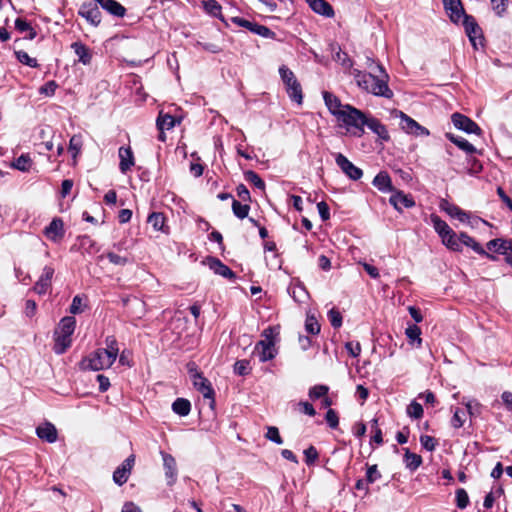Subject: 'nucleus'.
<instances>
[{
  "label": "nucleus",
  "instance_id": "f257e3e1",
  "mask_svg": "<svg viewBox=\"0 0 512 512\" xmlns=\"http://www.w3.org/2000/svg\"><path fill=\"white\" fill-rule=\"evenodd\" d=\"M343 56L344 57L341 58L338 55L341 65L350 70V75L354 77L360 88L375 96L385 97L387 99L393 97V91L388 86L389 76L381 64L367 57L368 68L371 69V72L366 73L353 68V61L346 53H344Z\"/></svg>",
  "mask_w": 512,
  "mask_h": 512
},
{
  "label": "nucleus",
  "instance_id": "f03ea898",
  "mask_svg": "<svg viewBox=\"0 0 512 512\" xmlns=\"http://www.w3.org/2000/svg\"><path fill=\"white\" fill-rule=\"evenodd\" d=\"M105 346V348H99L83 358L79 363L80 369L100 371L110 368L118 356V342L114 336H107Z\"/></svg>",
  "mask_w": 512,
  "mask_h": 512
},
{
  "label": "nucleus",
  "instance_id": "7ed1b4c3",
  "mask_svg": "<svg viewBox=\"0 0 512 512\" xmlns=\"http://www.w3.org/2000/svg\"><path fill=\"white\" fill-rule=\"evenodd\" d=\"M367 115L352 105L345 104L344 110L336 118L355 137H362Z\"/></svg>",
  "mask_w": 512,
  "mask_h": 512
},
{
  "label": "nucleus",
  "instance_id": "20e7f679",
  "mask_svg": "<svg viewBox=\"0 0 512 512\" xmlns=\"http://www.w3.org/2000/svg\"><path fill=\"white\" fill-rule=\"evenodd\" d=\"M76 319L73 316H66L60 320L57 329L54 332L55 343L53 350L61 355L71 346V336L75 331Z\"/></svg>",
  "mask_w": 512,
  "mask_h": 512
},
{
  "label": "nucleus",
  "instance_id": "39448f33",
  "mask_svg": "<svg viewBox=\"0 0 512 512\" xmlns=\"http://www.w3.org/2000/svg\"><path fill=\"white\" fill-rule=\"evenodd\" d=\"M188 372L194 388L201 393L204 398L210 400V407L213 409L215 406V391L211 382L203 376L202 372L198 371L195 363L188 365Z\"/></svg>",
  "mask_w": 512,
  "mask_h": 512
},
{
  "label": "nucleus",
  "instance_id": "423d86ee",
  "mask_svg": "<svg viewBox=\"0 0 512 512\" xmlns=\"http://www.w3.org/2000/svg\"><path fill=\"white\" fill-rule=\"evenodd\" d=\"M281 80L285 85L286 92L291 101L301 105L303 102V92L300 82L297 80L294 72L287 66L282 65L279 68Z\"/></svg>",
  "mask_w": 512,
  "mask_h": 512
},
{
  "label": "nucleus",
  "instance_id": "0eeeda50",
  "mask_svg": "<svg viewBox=\"0 0 512 512\" xmlns=\"http://www.w3.org/2000/svg\"><path fill=\"white\" fill-rule=\"evenodd\" d=\"M462 24L474 49H477L478 44L483 46V32L476 19L472 15H465L462 19Z\"/></svg>",
  "mask_w": 512,
  "mask_h": 512
},
{
  "label": "nucleus",
  "instance_id": "6e6552de",
  "mask_svg": "<svg viewBox=\"0 0 512 512\" xmlns=\"http://www.w3.org/2000/svg\"><path fill=\"white\" fill-rule=\"evenodd\" d=\"M451 121L455 128L458 130H462L468 134H482V129L479 127V125L464 114L458 112L453 113L451 116Z\"/></svg>",
  "mask_w": 512,
  "mask_h": 512
},
{
  "label": "nucleus",
  "instance_id": "1a4fd4ad",
  "mask_svg": "<svg viewBox=\"0 0 512 512\" xmlns=\"http://www.w3.org/2000/svg\"><path fill=\"white\" fill-rule=\"evenodd\" d=\"M233 23L240 27H244L251 31L254 34H257L264 38H270L274 39L276 37V33L273 32L271 29H269L267 26L258 24L256 22H251L247 19L241 18V17H233L232 18Z\"/></svg>",
  "mask_w": 512,
  "mask_h": 512
},
{
  "label": "nucleus",
  "instance_id": "9d476101",
  "mask_svg": "<svg viewBox=\"0 0 512 512\" xmlns=\"http://www.w3.org/2000/svg\"><path fill=\"white\" fill-rule=\"evenodd\" d=\"M335 162L342 172L351 180L357 181L363 176V171L356 167L346 156L341 153L336 154Z\"/></svg>",
  "mask_w": 512,
  "mask_h": 512
},
{
  "label": "nucleus",
  "instance_id": "9b49d317",
  "mask_svg": "<svg viewBox=\"0 0 512 512\" xmlns=\"http://www.w3.org/2000/svg\"><path fill=\"white\" fill-rule=\"evenodd\" d=\"M78 14L94 27H97L101 23L102 14L97 4L91 2L82 3Z\"/></svg>",
  "mask_w": 512,
  "mask_h": 512
},
{
  "label": "nucleus",
  "instance_id": "f8f14e48",
  "mask_svg": "<svg viewBox=\"0 0 512 512\" xmlns=\"http://www.w3.org/2000/svg\"><path fill=\"white\" fill-rule=\"evenodd\" d=\"M400 116V125L401 128L409 134L415 135V136H428L429 130L423 126H421L418 122H416L414 119H412L407 114L403 113L402 111L399 112Z\"/></svg>",
  "mask_w": 512,
  "mask_h": 512
},
{
  "label": "nucleus",
  "instance_id": "ddd939ff",
  "mask_svg": "<svg viewBox=\"0 0 512 512\" xmlns=\"http://www.w3.org/2000/svg\"><path fill=\"white\" fill-rule=\"evenodd\" d=\"M389 203L399 213L403 212V208H412L416 205L412 195L405 194L402 190L397 189H395V191L390 196Z\"/></svg>",
  "mask_w": 512,
  "mask_h": 512
},
{
  "label": "nucleus",
  "instance_id": "4468645a",
  "mask_svg": "<svg viewBox=\"0 0 512 512\" xmlns=\"http://www.w3.org/2000/svg\"><path fill=\"white\" fill-rule=\"evenodd\" d=\"M53 276L54 268L45 266L32 290L38 295L46 294L51 289Z\"/></svg>",
  "mask_w": 512,
  "mask_h": 512
},
{
  "label": "nucleus",
  "instance_id": "2eb2a0df",
  "mask_svg": "<svg viewBox=\"0 0 512 512\" xmlns=\"http://www.w3.org/2000/svg\"><path fill=\"white\" fill-rule=\"evenodd\" d=\"M443 6L450 21L454 24H458L467 15L461 0H443Z\"/></svg>",
  "mask_w": 512,
  "mask_h": 512
},
{
  "label": "nucleus",
  "instance_id": "dca6fc26",
  "mask_svg": "<svg viewBox=\"0 0 512 512\" xmlns=\"http://www.w3.org/2000/svg\"><path fill=\"white\" fill-rule=\"evenodd\" d=\"M253 354L258 357L260 362H267L276 356V349L272 340H261L254 348Z\"/></svg>",
  "mask_w": 512,
  "mask_h": 512
},
{
  "label": "nucleus",
  "instance_id": "f3484780",
  "mask_svg": "<svg viewBox=\"0 0 512 512\" xmlns=\"http://www.w3.org/2000/svg\"><path fill=\"white\" fill-rule=\"evenodd\" d=\"M160 454H161L162 460H163V468L165 471L167 485L172 486L177 481L178 471H177L176 460L171 454L166 453L164 451H160Z\"/></svg>",
  "mask_w": 512,
  "mask_h": 512
},
{
  "label": "nucleus",
  "instance_id": "a211bd4d",
  "mask_svg": "<svg viewBox=\"0 0 512 512\" xmlns=\"http://www.w3.org/2000/svg\"><path fill=\"white\" fill-rule=\"evenodd\" d=\"M119 170L126 174L135 165V158L131 147L122 146L118 150Z\"/></svg>",
  "mask_w": 512,
  "mask_h": 512
},
{
  "label": "nucleus",
  "instance_id": "6ab92c4d",
  "mask_svg": "<svg viewBox=\"0 0 512 512\" xmlns=\"http://www.w3.org/2000/svg\"><path fill=\"white\" fill-rule=\"evenodd\" d=\"M288 294L294 299L297 303H305L309 294L306 290L305 286L298 279H293L290 285L287 288Z\"/></svg>",
  "mask_w": 512,
  "mask_h": 512
},
{
  "label": "nucleus",
  "instance_id": "aec40b11",
  "mask_svg": "<svg viewBox=\"0 0 512 512\" xmlns=\"http://www.w3.org/2000/svg\"><path fill=\"white\" fill-rule=\"evenodd\" d=\"M461 246L465 245L470 247L477 254L488 258L489 260H497L496 256L487 252L474 238L470 237L467 233H460Z\"/></svg>",
  "mask_w": 512,
  "mask_h": 512
},
{
  "label": "nucleus",
  "instance_id": "412c9836",
  "mask_svg": "<svg viewBox=\"0 0 512 512\" xmlns=\"http://www.w3.org/2000/svg\"><path fill=\"white\" fill-rule=\"evenodd\" d=\"M440 209L446 212L449 216L458 219L462 223L467 222L470 218L466 211L445 199L440 202Z\"/></svg>",
  "mask_w": 512,
  "mask_h": 512
},
{
  "label": "nucleus",
  "instance_id": "4be33fe9",
  "mask_svg": "<svg viewBox=\"0 0 512 512\" xmlns=\"http://www.w3.org/2000/svg\"><path fill=\"white\" fill-rule=\"evenodd\" d=\"M64 233V224L60 218H54L44 230L45 236L52 241L63 238Z\"/></svg>",
  "mask_w": 512,
  "mask_h": 512
},
{
  "label": "nucleus",
  "instance_id": "5701e85b",
  "mask_svg": "<svg viewBox=\"0 0 512 512\" xmlns=\"http://www.w3.org/2000/svg\"><path fill=\"white\" fill-rule=\"evenodd\" d=\"M322 94L325 105L329 112L337 118L344 110L345 104H342L340 99L331 92L324 91Z\"/></svg>",
  "mask_w": 512,
  "mask_h": 512
},
{
  "label": "nucleus",
  "instance_id": "b1692460",
  "mask_svg": "<svg viewBox=\"0 0 512 512\" xmlns=\"http://www.w3.org/2000/svg\"><path fill=\"white\" fill-rule=\"evenodd\" d=\"M306 2L312 11L321 16L332 18L335 14L333 7L326 0H306Z\"/></svg>",
  "mask_w": 512,
  "mask_h": 512
},
{
  "label": "nucleus",
  "instance_id": "393cba45",
  "mask_svg": "<svg viewBox=\"0 0 512 512\" xmlns=\"http://www.w3.org/2000/svg\"><path fill=\"white\" fill-rule=\"evenodd\" d=\"M208 264L211 270L214 271L215 274L220 275L227 279H235V273L224 263H222L219 259L210 257L208 258Z\"/></svg>",
  "mask_w": 512,
  "mask_h": 512
},
{
  "label": "nucleus",
  "instance_id": "a878e982",
  "mask_svg": "<svg viewBox=\"0 0 512 512\" xmlns=\"http://www.w3.org/2000/svg\"><path fill=\"white\" fill-rule=\"evenodd\" d=\"M373 186H375L381 192H391L395 191V188L392 185V180L389 174L386 171H380L372 181Z\"/></svg>",
  "mask_w": 512,
  "mask_h": 512
},
{
  "label": "nucleus",
  "instance_id": "bb28decb",
  "mask_svg": "<svg viewBox=\"0 0 512 512\" xmlns=\"http://www.w3.org/2000/svg\"><path fill=\"white\" fill-rule=\"evenodd\" d=\"M71 48L74 53L78 56V61L83 65H90L93 58V52L82 42H74L71 44Z\"/></svg>",
  "mask_w": 512,
  "mask_h": 512
},
{
  "label": "nucleus",
  "instance_id": "cd10ccee",
  "mask_svg": "<svg viewBox=\"0 0 512 512\" xmlns=\"http://www.w3.org/2000/svg\"><path fill=\"white\" fill-rule=\"evenodd\" d=\"M365 126H367L380 139L384 141L389 140V133L386 129V126L383 125L377 118L367 116Z\"/></svg>",
  "mask_w": 512,
  "mask_h": 512
},
{
  "label": "nucleus",
  "instance_id": "c85d7f7f",
  "mask_svg": "<svg viewBox=\"0 0 512 512\" xmlns=\"http://www.w3.org/2000/svg\"><path fill=\"white\" fill-rule=\"evenodd\" d=\"M36 434L40 439L48 443H54L57 440V430L51 423H45L44 425L37 427Z\"/></svg>",
  "mask_w": 512,
  "mask_h": 512
},
{
  "label": "nucleus",
  "instance_id": "c756f323",
  "mask_svg": "<svg viewBox=\"0 0 512 512\" xmlns=\"http://www.w3.org/2000/svg\"><path fill=\"white\" fill-rule=\"evenodd\" d=\"M100 6L115 17L122 18L126 14V8L116 0H104Z\"/></svg>",
  "mask_w": 512,
  "mask_h": 512
},
{
  "label": "nucleus",
  "instance_id": "7c9ffc66",
  "mask_svg": "<svg viewBox=\"0 0 512 512\" xmlns=\"http://www.w3.org/2000/svg\"><path fill=\"white\" fill-rule=\"evenodd\" d=\"M447 139H449L453 144H455L459 149L463 150L467 154L476 153L477 149L474 145H472L469 141L461 136H455L452 133H446Z\"/></svg>",
  "mask_w": 512,
  "mask_h": 512
},
{
  "label": "nucleus",
  "instance_id": "2f4dec72",
  "mask_svg": "<svg viewBox=\"0 0 512 512\" xmlns=\"http://www.w3.org/2000/svg\"><path fill=\"white\" fill-rule=\"evenodd\" d=\"M147 222L154 228L156 231H161L163 233H168L169 228L165 226V217L163 213L153 212L148 216Z\"/></svg>",
  "mask_w": 512,
  "mask_h": 512
},
{
  "label": "nucleus",
  "instance_id": "473e14b6",
  "mask_svg": "<svg viewBox=\"0 0 512 512\" xmlns=\"http://www.w3.org/2000/svg\"><path fill=\"white\" fill-rule=\"evenodd\" d=\"M441 241L448 249L456 252L461 251L460 234L457 235L454 231H451L449 234L443 236Z\"/></svg>",
  "mask_w": 512,
  "mask_h": 512
},
{
  "label": "nucleus",
  "instance_id": "72a5a7b5",
  "mask_svg": "<svg viewBox=\"0 0 512 512\" xmlns=\"http://www.w3.org/2000/svg\"><path fill=\"white\" fill-rule=\"evenodd\" d=\"M172 410L175 414L185 417L191 411V403L185 398H177L172 404Z\"/></svg>",
  "mask_w": 512,
  "mask_h": 512
},
{
  "label": "nucleus",
  "instance_id": "f704fd0d",
  "mask_svg": "<svg viewBox=\"0 0 512 512\" xmlns=\"http://www.w3.org/2000/svg\"><path fill=\"white\" fill-rule=\"evenodd\" d=\"M202 7L205 10V12L211 15L212 17L224 20L221 13L222 7L216 0H203Z\"/></svg>",
  "mask_w": 512,
  "mask_h": 512
},
{
  "label": "nucleus",
  "instance_id": "c9c22d12",
  "mask_svg": "<svg viewBox=\"0 0 512 512\" xmlns=\"http://www.w3.org/2000/svg\"><path fill=\"white\" fill-rule=\"evenodd\" d=\"M404 463L406 468L411 471H415L422 464V457L418 454L410 452L409 449H405Z\"/></svg>",
  "mask_w": 512,
  "mask_h": 512
},
{
  "label": "nucleus",
  "instance_id": "e433bc0d",
  "mask_svg": "<svg viewBox=\"0 0 512 512\" xmlns=\"http://www.w3.org/2000/svg\"><path fill=\"white\" fill-rule=\"evenodd\" d=\"M177 123V120L174 116L170 114L159 113L156 124L158 130H169L173 128Z\"/></svg>",
  "mask_w": 512,
  "mask_h": 512
},
{
  "label": "nucleus",
  "instance_id": "4c0bfd02",
  "mask_svg": "<svg viewBox=\"0 0 512 512\" xmlns=\"http://www.w3.org/2000/svg\"><path fill=\"white\" fill-rule=\"evenodd\" d=\"M431 221L435 231L438 233L440 238L453 231V229L450 228L449 225L437 215H431Z\"/></svg>",
  "mask_w": 512,
  "mask_h": 512
},
{
  "label": "nucleus",
  "instance_id": "58836bf2",
  "mask_svg": "<svg viewBox=\"0 0 512 512\" xmlns=\"http://www.w3.org/2000/svg\"><path fill=\"white\" fill-rule=\"evenodd\" d=\"M329 387L327 385L319 384L312 386L309 389L308 396L312 401L322 399L324 396L328 395Z\"/></svg>",
  "mask_w": 512,
  "mask_h": 512
},
{
  "label": "nucleus",
  "instance_id": "ea45409f",
  "mask_svg": "<svg viewBox=\"0 0 512 512\" xmlns=\"http://www.w3.org/2000/svg\"><path fill=\"white\" fill-rule=\"evenodd\" d=\"M244 178L247 182L253 184L257 189L262 191L265 190V182L256 172L252 170L245 171Z\"/></svg>",
  "mask_w": 512,
  "mask_h": 512
},
{
  "label": "nucleus",
  "instance_id": "a19ab883",
  "mask_svg": "<svg viewBox=\"0 0 512 512\" xmlns=\"http://www.w3.org/2000/svg\"><path fill=\"white\" fill-rule=\"evenodd\" d=\"M31 165H32V160L28 154L20 155L13 162V167L22 172H27L30 169Z\"/></svg>",
  "mask_w": 512,
  "mask_h": 512
},
{
  "label": "nucleus",
  "instance_id": "79ce46f5",
  "mask_svg": "<svg viewBox=\"0 0 512 512\" xmlns=\"http://www.w3.org/2000/svg\"><path fill=\"white\" fill-rule=\"evenodd\" d=\"M232 210L236 217L239 219H244L248 216L250 206L248 204H242L241 202L233 199Z\"/></svg>",
  "mask_w": 512,
  "mask_h": 512
},
{
  "label": "nucleus",
  "instance_id": "37998d69",
  "mask_svg": "<svg viewBox=\"0 0 512 512\" xmlns=\"http://www.w3.org/2000/svg\"><path fill=\"white\" fill-rule=\"evenodd\" d=\"M507 241L508 239L505 238H496L487 242L486 246L488 250L494 251L495 253L502 255L503 251L505 250Z\"/></svg>",
  "mask_w": 512,
  "mask_h": 512
},
{
  "label": "nucleus",
  "instance_id": "c03bdc74",
  "mask_svg": "<svg viewBox=\"0 0 512 512\" xmlns=\"http://www.w3.org/2000/svg\"><path fill=\"white\" fill-rule=\"evenodd\" d=\"M405 334L411 342L416 341L418 346L421 345V329L416 324L409 325L405 330Z\"/></svg>",
  "mask_w": 512,
  "mask_h": 512
},
{
  "label": "nucleus",
  "instance_id": "a18cd8bd",
  "mask_svg": "<svg viewBox=\"0 0 512 512\" xmlns=\"http://www.w3.org/2000/svg\"><path fill=\"white\" fill-rule=\"evenodd\" d=\"M251 369L250 361L246 359L238 360L234 364V372L239 376L248 375L251 372Z\"/></svg>",
  "mask_w": 512,
  "mask_h": 512
},
{
  "label": "nucleus",
  "instance_id": "49530a36",
  "mask_svg": "<svg viewBox=\"0 0 512 512\" xmlns=\"http://www.w3.org/2000/svg\"><path fill=\"white\" fill-rule=\"evenodd\" d=\"M130 473L125 469V467H117L116 470L113 472V481L119 485L122 486L128 481Z\"/></svg>",
  "mask_w": 512,
  "mask_h": 512
},
{
  "label": "nucleus",
  "instance_id": "de8ad7c7",
  "mask_svg": "<svg viewBox=\"0 0 512 512\" xmlns=\"http://www.w3.org/2000/svg\"><path fill=\"white\" fill-rule=\"evenodd\" d=\"M16 57L18 59V61L24 65H27L31 68H36L38 67V62L35 58H32L28 55L27 52L25 51H17L16 52Z\"/></svg>",
  "mask_w": 512,
  "mask_h": 512
},
{
  "label": "nucleus",
  "instance_id": "09e8293b",
  "mask_svg": "<svg viewBox=\"0 0 512 512\" xmlns=\"http://www.w3.org/2000/svg\"><path fill=\"white\" fill-rule=\"evenodd\" d=\"M407 414L414 419H420L423 416V407L420 403L412 401L407 407Z\"/></svg>",
  "mask_w": 512,
  "mask_h": 512
},
{
  "label": "nucleus",
  "instance_id": "8fccbe9b",
  "mask_svg": "<svg viewBox=\"0 0 512 512\" xmlns=\"http://www.w3.org/2000/svg\"><path fill=\"white\" fill-rule=\"evenodd\" d=\"M469 504V496L465 489L456 490V505L459 509H465Z\"/></svg>",
  "mask_w": 512,
  "mask_h": 512
},
{
  "label": "nucleus",
  "instance_id": "3c124183",
  "mask_svg": "<svg viewBox=\"0 0 512 512\" xmlns=\"http://www.w3.org/2000/svg\"><path fill=\"white\" fill-rule=\"evenodd\" d=\"M305 329L307 333L317 335L320 332V324L314 316H307L305 321Z\"/></svg>",
  "mask_w": 512,
  "mask_h": 512
},
{
  "label": "nucleus",
  "instance_id": "603ef678",
  "mask_svg": "<svg viewBox=\"0 0 512 512\" xmlns=\"http://www.w3.org/2000/svg\"><path fill=\"white\" fill-rule=\"evenodd\" d=\"M381 477H382V475L379 472L378 467H377L376 464L367 466L366 478L365 479H366V481L369 484H373L374 482L379 480Z\"/></svg>",
  "mask_w": 512,
  "mask_h": 512
},
{
  "label": "nucleus",
  "instance_id": "864d4df0",
  "mask_svg": "<svg viewBox=\"0 0 512 512\" xmlns=\"http://www.w3.org/2000/svg\"><path fill=\"white\" fill-rule=\"evenodd\" d=\"M265 437L278 445H281L283 443V439L279 434V430L275 426L267 427Z\"/></svg>",
  "mask_w": 512,
  "mask_h": 512
},
{
  "label": "nucleus",
  "instance_id": "5fc2aeb1",
  "mask_svg": "<svg viewBox=\"0 0 512 512\" xmlns=\"http://www.w3.org/2000/svg\"><path fill=\"white\" fill-rule=\"evenodd\" d=\"M305 462L308 466H311L318 459L319 454L317 449L314 446H309L304 450Z\"/></svg>",
  "mask_w": 512,
  "mask_h": 512
},
{
  "label": "nucleus",
  "instance_id": "6e6d98bb",
  "mask_svg": "<svg viewBox=\"0 0 512 512\" xmlns=\"http://www.w3.org/2000/svg\"><path fill=\"white\" fill-rule=\"evenodd\" d=\"M325 420L330 428L336 429L339 425V417L334 409L329 408L325 415Z\"/></svg>",
  "mask_w": 512,
  "mask_h": 512
},
{
  "label": "nucleus",
  "instance_id": "4d7b16f0",
  "mask_svg": "<svg viewBox=\"0 0 512 512\" xmlns=\"http://www.w3.org/2000/svg\"><path fill=\"white\" fill-rule=\"evenodd\" d=\"M328 318L330 320L331 325L334 328H339L342 325V316L338 310L335 308H332L328 312Z\"/></svg>",
  "mask_w": 512,
  "mask_h": 512
},
{
  "label": "nucleus",
  "instance_id": "13d9d810",
  "mask_svg": "<svg viewBox=\"0 0 512 512\" xmlns=\"http://www.w3.org/2000/svg\"><path fill=\"white\" fill-rule=\"evenodd\" d=\"M106 257L108 258L110 263L118 266H125L129 262V259L127 257L120 256L114 252H108L106 254Z\"/></svg>",
  "mask_w": 512,
  "mask_h": 512
},
{
  "label": "nucleus",
  "instance_id": "bf43d9fd",
  "mask_svg": "<svg viewBox=\"0 0 512 512\" xmlns=\"http://www.w3.org/2000/svg\"><path fill=\"white\" fill-rule=\"evenodd\" d=\"M464 415H465L464 411H462L461 409L457 408L454 411L453 417L451 419V425L454 428L462 427L463 424H464Z\"/></svg>",
  "mask_w": 512,
  "mask_h": 512
},
{
  "label": "nucleus",
  "instance_id": "052dcab7",
  "mask_svg": "<svg viewBox=\"0 0 512 512\" xmlns=\"http://www.w3.org/2000/svg\"><path fill=\"white\" fill-rule=\"evenodd\" d=\"M420 443L427 451H433L436 447L435 438L429 435H422L420 437Z\"/></svg>",
  "mask_w": 512,
  "mask_h": 512
},
{
  "label": "nucleus",
  "instance_id": "680f3d73",
  "mask_svg": "<svg viewBox=\"0 0 512 512\" xmlns=\"http://www.w3.org/2000/svg\"><path fill=\"white\" fill-rule=\"evenodd\" d=\"M297 406L299 407V411L302 412L303 414H306L308 416H315L316 415V410L315 408L313 407V405L307 401H300Z\"/></svg>",
  "mask_w": 512,
  "mask_h": 512
},
{
  "label": "nucleus",
  "instance_id": "e2e57ef3",
  "mask_svg": "<svg viewBox=\"0 0 512 512\" xmlns=\"http://www.w3.org/2000/svg\"><path fill=\"white\" fill-rule=\"evenodd\" d=\"M57 88V84L55 81H48L43 86L40 87L39 92L40 94H44L46 96H52L54 95Z\"/></svg>",
  "mask_w": 512,
  "mask_h": 512
},
{
  "label": "nucleus",
  "instance_id": "0e129e2a",
  "mask_svg": "<svg viewBox=\"0 0 512 512\" xmlns=\"http://www.w3.org/2000/svg\"><path fill=\"white\" fill-rule=\"evenodd\" d=\"M345 348L347 352L354 358L358 357L361 353V345L359 342H347L345 344Z\"/></svg>",
  "mask_w": 512,
  "mask_h": 512
},
{
  "label": "nucleus",
  "instance_id": "69168bd1",
  "mask_svg": "<svg viewBox=\"0 0 512 512\" xmlns=\"http://www.w3.org/2000/svg\"><path fill=\"white\" fill-rule=\"evenodd\" d=\"M319 215L323 221H327L330 218V209L326 202L321 201L317 204Z\"/></svg>",
  "mask_w": 512,
  "mask_h": 512
},
{
  "label": "nucleus",
  "instance_id": "338daca9",
  "mask_svg": "<svg viewBox=\"0 0 512 512\" xmlns=\"http://www.w3.org/2000/svg\"><path fill=\"white\" fill-rule=\"evenodd\" d=\"M69 311L71 314H79L82 310V299L79 295H76L70 305Z\"/></svg>",
  "mask_w": 512,
  "mask_h": 512
},
{
  "label": "nucleus",
  "instance_id": "774afa93",
  "mask_svg": "<svg viewBox=\"0 0 512 512\" xmlns=\"http://www.w3.org/2000/svg\"><path fill=\"white\" fill-rule=\"evenodd\" d=\"M502 255L505 257V262L512 268V239H508Z\"/></svg>",
  "mask_w": 512,
  "mask_h": 512
}]
</instances>
